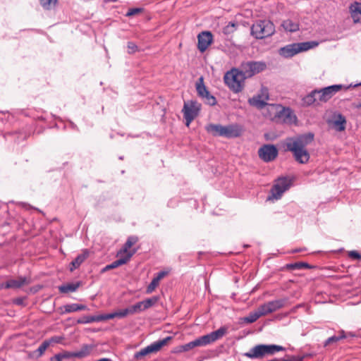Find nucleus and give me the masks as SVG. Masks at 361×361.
Returning <instances> with one entry per match:
<instances>
[{
	"instance_id": "obj_61",
	"label": "nucleus",
	"mask_w": 361,
	"mask_h": 361,
	"mask_svg": "<svg viewBox=\"0 0 361 361\" xmlns=\"http://www.w3.org/2000/svg\"><path fill=\"white\" fill-rule=\"evenodd\" d=\"M360 85H361V82H360Z\"/></svg>"
},
{
	"instance_id": "obj_34",
	"label": "nucleus",
	"mask_w": 361,
	"mask_h": 361,
	"mask_svg": "<svg viewBox=\"0 0 361 361\" xmlns=\"http://www.w3.org/2000/svg\"><path fill=\"white\" fill-rule=\"evenodd\" d=\"M130 314H134L140 312L145 311L143 302L142 301L128 307Z\"/></svg>"
},
{
	"instance_id": "obj_17",
	"label": "nucleus",
	"mask_w": 361,
	"mask_h": 361,
	"mask_svg": "<svg viewBox=\"0 0 361 361\" xmlns=\"http://www.w3.org/2000/svg\"><path fill=\"white\" fill-rule=\"evenodd\" d=\"M198 44L197 47L200 52H204L211 44L213 39L212 33L209 31H204L197 36Z\"/></svg>"
},
{
	"instance_id": "obj_54",
	"label": "nucleus",
	"mask_w": 361,
	"mask_h": 361,
	"mask_svg": "<svg viewBox=\"0 0 361 361\" xmlns=\"http://www.w3.org/2000/svg\"><path fill=\"white\" fill-rule=\"evenodd\" d=\"M305 249L304 248H300V249H295V250H293L291 251L292 253H295V252H301L302 250H305Z\"/></svg>"
},
{
	"instance_id": "obj_26",
	"label": "nucleus",
	"mask_w": 361,
	"mask_h": 361,
	"mask_svg": "<svg viewBox=\"0 0 361 361\" xmlns=\"http://www.w3.org/2000/svg\"><path fill=\"white\" fill-rule=\"evenodd\" d=\"M303 103L307 106H310L316 102H319L317 90H312L310 94L306 95L302 99Z\"/></svg>"
},
{
	"instance_id": "obj_4",
	"label": "nucleus",
	"mask_w": 361,
	"mask_h": 361,
	"mask_svg": "<svg viewBox=\"0 0 361 361\" xmlns=\"http://www.w3.org/2000/svg\"><path fill=\"white\" fill-rule=\"evenodd\" d=\"M275 33V25L269 20H256L250 28V34L257 39H262Z\"/></svg>"
},
{
	"instance_id": "obj_28",
	"label": "nucleus",
	"mask_w": 361,
	"mask_h": 361,
	"mask_svg": "<svg viewBox=\"0 0 361 361\" xmlns=\"http://www.w3.org/2000/svg\"><path fill=\"white\" fill-rule=\"evenodd\" d=\"M262 314L258 307L257 310L253 312H250L248 316L245 317L243 320L247 323L251 324L257 321L259 317H262Z\"/></svg>"
},
{
	"instance_id": "obj_44",
	"label": "nucleus",
	"mask_w": 361,
	"mask_h": 361,
	"mask_svg": "<svg viewBox=\"0 0 361 361\" xmlns=\"http://www.w3.org/2000/svg\"><path fill=\"white\" fill-rule=\"evenodd\" d=\"M116 317L115 312L109 314H99L98 315L99 322L105 321Z\"/></svg>"
},
{
	"instance_id": "obj_2",
	"label": "nucleus",
	"mask_w": 361,
	"mask_h": 361,
	"mask_svg": "<svg viewBox=\"0 0 361 361\" xmlns=\"http://www.w3.org/2000/svg\"><path fill=\"white\" fill-rule=\"evenodd\" d=\"M205 129L207 133L213 136H221L227 138L238 137L242 132L240 127L236 124L226 126L220 124H209L205 127Z\"/></svg>"
},
{
	"instance_id": "obj_3",
	"label": "nucleus",
	"mask_w": 361,
	"mask_h": 361,
	"mask_svg": "<svg viewBox=\"0 0 361 361\" xmlns=\"http://www.w3.org/2000/svg\"><path fill=\"white\" fill-rule=\"evenodd\" d=\"M245 79L242 71L237 68L226 72L224 77L225 84L234 93H238L243 90Z\"/></svg>"
},
{
	"instance_id": "obj_19",
	"label": "nucleus",
	"mask_w": 361,
	"mask_h": 361,
	"mask_svg": "<svg viewBox=\"0 0 361 361\" xmlns=\"http://www.w3.org/2000/svg\"><path fill=\"white\" fill-rule=\"evenodd\" d=\"M333 126L337 131H343L345 129L346 119L341 114H335L333 116Z\"/></svg>"
},
{
	"instance_id": "obj_27",
	"label": "nucleus",
	"mask_w": 361,
	"mask_h": 361,
	"mask_svg": "<svg viewBox=\"0 0 361 361\" xmlns=\"http://www.w3.org/2000/svg\"><path fill=\"white\" fill-rule=\"evenodd\" d=\"M80 282L67 283L59 287V290L62 293L75 292L80 286Z\"/></svg>"
},
{
	"instance_id": "obj_46",
	"label": "nucleus",
	"mask_w": 361,
	"mask_h": 361,
	"mask_svg": "<svg viewBox=\"0 0 361 361\" xmlns=\"http://www.w3.org/2000/svg\"><path fill=\"white\" fill-rule=\"evenodd\" d=\"M127 48L129 54H134L138 50L137 46L133 42H128Z\"/></svg>"
},
{
	"instance_id": "obj_39",
	"label": "nucleus",
	"mask_w": 361,
	"mask_h": 361,
	"mask_svg": "<svg viewBox=\"0 0 361 361\" xmlns=\"http://www.w3.org/2000/svg\"><path fill=\"white\" fill-rule=\"evenodd\" d=\"M193 349L192 342H189L188 343H185L184 345H179L176 348V353H183V352H187L190 350Z\"/></svg>"
},
{
	"instance_id": "obj_58",
	"label": "nucleus",
	"mask_w": 361,
	"mask_h": 361,
	"mask_svg": "<svg viewBox=\"0 0 361 361\" xmlns=\"http://www.w3.org/2000/svg\"><path fill=\"white\" fill-rule=\"evenodd\" d=\"M355 107L357 109L361 108V102L355 105Z\"/></svg>"
},
{
	"instance_id": "obj_50",
	"label": "nucleus",
	"mask_w": 361,
	"mask_h": 361,
	"mask_svg": "<svg viewBox=\"0 0 361 361\" xmlns=\"http://www.w3.org/2000/svg\"><path fill=\"white\" fill-rule=\"evenodd\" d=\"M13 304L17 305H20V306H25V298H15L13 300Z\"/></svg>"
},
{
	"instance_id": "obj_29",
	"label": "nucleus",
	"mask_w": 361,
	"mask_h": 361,
	"mask_svg": "<svg viewBox=\"0 0 361 361\" xmlns=\"http://www.w3.org/2000/svg\"><path fill=\"white\" fill-rule=\"evenodd\" d=\"M347 338L346 332H345L343 330H341L339 332V334L338 336H332L327 338L324 342V346H327L328 345H330L333 343H336L341 339Z\"/></svg>"
},
{
	"instance_id": "obj_7",
	"label": "nucleus",
	"mask_w": 361,
	"mask_h": 361,
	"mask_svg": "<svg viewBox=\"0 0 361 361\" xmlns=\"http://www.w3.org/2000/svg\"><path fill=\"white\" fill-rule=\"evenodd\" d=\"M269 108L270 112L274 114V117L272 119L276 122L292 124L297 120V117L288 107L286 108L278 104H271L269 105Z\"/></svg>"
},
{
	"instance_id": "obj_18",
	"label": "nucleus",
	"mask_w": 361,
	"mask_h": 361,
	"mask_svg": "<svg viewBox=\"0 0 361 361\" xmlns=\"http://www.w3.org/2000/svg\"><path fill=\"white\" fill-rule=\"evenodd\" d=\"M134 254H135V252H128L127 255H126L125 257H121V258L113 262L112 263L106 265V267H104L102 269V272H105L106 271L115 269L116 267H118L119 266L126 264Z\"/></svg>"
},
{
	"instance_id": "obj_57",
	"label": "nucleus",
	"mask_w": 361,
	"mask_h": 361,
	"mask_svg": "<svg viewBox=\"0 0 361 361\" xmlns=\"http://www.w3.org/2000/svg\"><path fill=\"white\" fill-rule=\"evenodd\" d=\"M346 334H347V337H348V336H350V337L355 336L354 334H353L351 332L346 333Z\"/></svg>"
},
{
	"instance_id": "obj_33",
	"label": "nucleus",
	"mask_w": 361,
	"mask_h": 361,
	"mask_svg": "<svg viewBox=\"0 0 361 361\" xmlns=\"http://www.w3.org/2000/svg\"><path fill=\"white\" fill-rule=\"evenodd\" d=\"M196 90L199 97H203L209 92L203 83V78H200V82L196 84Z\"/></svg>"
},
{
	"instance_id": "obj_8",
	"label": "nucleus",
	"mask_w": 361,
	"mask_h": 361,
	"mask_svg": "<svg viewBox=\"0 0 361 361\" xmlns=\"http://www.w3.org/2000/svg\"><path fill=\"white\" fill-rule=\"evenodd\" d=\"M227 333V328L221 326L216 331H212L208 334L198 337L194 341H192V348L206 346L216 341L221 338Z\"/></svg>"
},
{
	"instance_id": "obj_60",
	"label": "nucleus",
	"mask_w": 361,
	"mask_h": 361,
	"mask_svg": "<svg viewBox=\"0 0 361 361\" xmlns=\"http://www.w3.org/2000/svg\"><path fill=\"white\" fill-rule=\"evenodd\" d=\"M106 1H109V2H116V1H118V0H106Z\"/></svg>"
},
{
	"instance_id": "obj_56",
	"label": "nucleus",
	"mask_w": 361,
	"mask_h": 361,
	"mask_svg": "<svg viewBox=\"0 0 361 361\" xmlns=\"http://www.w3.org/2000/svg\"><path fill=\"white\" fill-rule=\"evenodd\" d=\"M97 361H112V360L109 358H101V359L98 360Z\"/></svg>"
},
{
	"instance_id": "obj_49",
	"label": "nucleus",
	"mask_w": 361,
	"mask_h": 361,
	"mask_svg": "<svg viewBox=\"0 0 361 361\" xmlns=\"http://www.w3.org/2000/svg\"><path fill=\"white\" fill-rule=\"evenodd\" d=\"M63 339V338L62 336H53V337L50 338L49 340H46V341H50V344H51V343H59L62 341Z\"/></svg>"
},
{
	"instance_id": "obj_16",
	"label": "nucleus",
	"mask_w": 361,
	"mask_h": 361,
	"mask_svg": "<svg viewBox=\"0 0 361 361\" xmlns=\"http://www.w3.org/2000/svg\"><path fill=\"white\" fill-rule=\"evenodd\" d=\"M285 305L283 299L275 300L266 302L259 307L263 316L271 314L282 308Z\"/></svg>"
},
{
	"instance_id": "obj_13",
	"label": "nucleus",
	"mask_w": 361,
	"mask_h": 361,
	"mask_svg": "<svg viewBox=\"0 0 361 361\" xmlns=\"http://www.w3.org/2000/svg\"><path fill=\"white\" fill-rule=\"evenodd\" d=\"M258 155L264 161L270 162L278 156V149L274 145H264L259 149Z\"/></svg>"
},
{
	"instance_id": "obj_20",
	"label": "nucleus",
	"mask_w": 361,
	"mask_h": 361,
	"mask_svg": "<svg viewBox=\"0 0 361 361\" xmlns=\"http://www.w3.org/2000/svg\"><path fill=\"white\" fill-rule=\"evenodd\" d=\"M29 281L25 276H19L17 279H11L6 281V289L19 288L23 286L28 284Z\"/></svg>"
},
{
	"instance_id": "obj_22",
	"label": "nucleus",
	"mask_w": 361,
	"mask_h": 361,
	"mask_svg": "<svg viewBox=\"0 0 361 361\" xmlns=\"http://www.w3.org/2000/svg\"><path fill=\"white\" fill-rule=\"evenodd\" d=\"M63 310L61 311V314H68L71 312L85 310L87 306L82 304L72 303L64 305L63 307Z\"/></svg>"
},
{
	"instance_id": "obj_5",
	"label": "nucleus",
	"mask_w": 361,
	"mask_h": 361,
	"mask_svg": "<svg viewBox=\"0 0 361 361\" xmlns=\"http://www.w3.org/2000/svg\"><path fill=\"white\" fill-rule=\"evenodd\" d=\"M285 350V348L278 345L259 344L252 348L243 356L250 359H262L266 355H274L276 352Z\"/></svg>"
},
{
	"instance_id": "obj_40",
	"label": "nucleus",
	"mask_w": 361,
	"mask_h": 361,
	"mask_svg": "<svg viewBox=\"0 0 361 361\" xmlns=\"http://www.w3.org/2000/svg\"><path fill=\"white\" fill-rule=\"evenodd\" d=\"M159 282L157 279L153 278V279L152 280L150 283L147 287L146 293H152L155 290V288L159 286Z\"/></svg>"
},
{
	"instance_id": "obj_23",
	"label": "nucleus",
	"mask_w": 361,
	"mask_h": 361,
	"mask_svg": "<svg viewBox=\"0 0 361 361\" xmlns=\"http://www.w3.org/2000/svg\"><path fill=\"white\" fill-rule=\"evenodd\" d=\"M89 252L87 250H84L82 254L78 255L77 257L71 263V267L70 270L73 271L74 269L78 268L80 264L87 258Z\"/></svg>"
},
{
	"instance_id": "obj_36",
	"label": "nucleus",
	"mask_w": 361,
	"mask_h": 361,
	"mask_svg": "<svg viewBox=\"0 0 361 361\" xmlns=\"http://www.w3.org/2000/svg\"><path fill=\"white\" fill-rule=\"evenodd\" d=\"M158 296H154L150 298H147L145 300H142L144 309L146 310L148 308L154 306L159 300Z\"/></svg>"
},
{
	"instance_id": "obj_38",
	"label": "nucleus",
	"mask_w": 361,
	"mask_h": 361,
	"mask_svg": "<svg viewBox=\"0 0 361 361\" xmlns=\"http://www.w3.org/2000/svg\"><path fill=\"white\" fill-rule=\"evenodd\" d=\"M202 99L204 100V102L210 106H214L216 104V98L212 95L209 92L206 94Z\"/></svg>"
},
{
	"instance_id": "obj_51",
	"label": "nucleus",
	"mask_w": 361,
	"mask_h": 361,
	"mask_svg": "<svg viewBox=\"0 0 361 361\" xmlns=\"http://www.w3.org/2000/svg\"><path fill=\"white\" fill-rule=\"evenodd\" d=\"M167 271H161L158 272L154 278L159 282L164 276L167 275Z\"/></svg>"
},
{
	"instance_id": "obj_30",
	"label": "nucleus",
	"mask_w": 361,
	"mask_h": 361,
	"mask_svg": "<svg viewBox=\"0 0 361 361\" xmlns=\"http://www.w3.org/2000/svg\"><path fill=\"white\" fill-rule=\"evenodd\" d=\"M92 322H99L98 315L82 316L77 320L78 324H90Z\"/></svg>"
},
{
	"instance_id": "obj_25",
	"label": "nucleus",
	"mask_w": 361,
	"mask_h": 361,
	"mask_svg": "<svg viewBox=\"0 0 361 361\" xmlns=\"http://www.w3.org/2000/svg\"><path fill=\"white\" fill-rule=\"evenodd\" d=\"M281 26L286 32H296L299 30V24L290 19L283 20Z\"/></svg>"
},
{
	"instance_id": "obj_35",
	"label": "nucleus",
	"mask_w": 361,
	"mask_h": 361,
	"mask_svg": "<svg viewBox=\"0 0 361 361\" xmlns=\"http://www.w3.org/2000/svg\"><path fill=\"white\" fill-rule=\"evenodd\" d=\"M237 26V23L234 22H229L228 25L223 28V33L226 35H231L236 30Z\"/></svg>"
},
{
	"instance_id": "obj_42",
	"label": "nucleus",
	"mask_w": 361,
	"mask_h": 361,
	"mask_svg": "<svg viewBox=\"0 0 361 361\" xmlns=\"http://www.w3.org/2000/svg\"><path fill=\"white\" fill-rule=\"evenodd\" d=\"M57 0H40L42 6L45 9H50L51 4L56 5Z\"/></svg>"
},
{
	"instance_id": "obj_31",
	"label": "nucleus",
	"mask_w": 361,
	"mask_h": 361,
	"mask_svg": "<svg viewBox=\"0 0 361 361\" xmlns=\"http://www.w3.org/2000/svg\"><path fill=\"white\" fill-rule=\"evenodd\" d=\"M92 347L88 345H84L78 351L74 352L75 357L82 358L90 355Z\"/></svg>"
},
{
	"instance_id": "obj_14",
	"label": "nucleus",
	"mask_w": 361,
	"mask_h": 361,
	"mask_svg": "<svg viewBox=\"0 0 361 361\" xmlns=\"http://www.w3.org/2000/svg\"><path fill=\"white\" fill-rule=\"evenodd\" d=\"M342 89L341 85H333L317 90L319 102H326Z\"/></svg>"
},
{
	"instance_id": "obj_59",
	"label": "nucleus",
	"mask_w": 361,
	"mask_h": 361,
	"mask_svg": "<svg viewBox=\"0 0 361 361\" xmlns=\"http://www.w3.org/2000/svg\"><path fill=\"white\" fill-rule=\"evenodd\" d=\"M279 361H290V359L286 360V359H279Z\"/></svg>"
},
{
	"instance_id": "obj_10",
	"label": "nucleus",
	"mask_w": 361,
	"mask_h": 361,
	"mask_svg": "<svg viewBox=\"0 0 361 361\" xmlns=\"http://www.w3.org/2000/svg\"><path fill=\"white\" fill-rule=\"evenodd\" d=\"M267 68V65L262 61H246L242 63L240 70L242 71L245 78H251L255 74H257Z\"/></svg>"
},
{
	"instance_id": "obj_55",
	"label": "nucleus",
	"mask_w": 361,
	"mask_h": 361,
	"mask_svg": "<svg viewBox=\"0 0 361 361\" xmlns=\"http://www.w3.org/2000/svg\"><path fill=\"white\" fill-rule=\"evenodd\" d=\"M6 283H0V290L3 289V288H6Z\"/></svg>"
},
{
	"instance_id": "obj_45",
	"label": "nucleus",
	"mask_w": 361,
	"mask_h": 361,
	"mask_svg": "<svg viewBox=\"0 0 361 361\" xmlns=\"http://www.w3.org/2000/svg\"><path fill=\"white\" fill-rule=\"evenodd\" d=\"M59 354L61 355L62 360H65V359H71V358L75 357V354L74 352L63 351L62 353H60Z\"/></svg>"
},
{
	"instance_id": "obj_32",
	"label": "nucleus",
	"mask_w": 361,
	"mask_h": 361,
	"mask_svg": "<svg viewBox=\"0 0 361 361\" xmlns=\"http://www.w3.org/2000/svg\"><path fill=\"white\" fill-rule=\"evenodd\" d=\"M286 269L290 270H299L306 268H310V265L307 263L305 262H295L292 264H286Z\"/></svg>"
},
{
	"instance_id": "obj_43",
	"label": "nucleus",
	"mask_w": 361,
	"mask_h": 361,
	"mask_svg": "<svg viewBox=\"0 0 361 361\" xmlns=\"http://www.w3.org/2000/svg\"><path fill=\"white\" fill-rule=\"evenodd\" d=\"M130 314L128 307L115 312L116 317L123 318Z\"/></svg>"
},
{
	"instance_id": "obj_53",
	"label": "nucleus",
	"mask_w": 361,
	"mask_h": 361,
	"mask_svg": "<svg viewBox=\"0 0 361 361\" xmlns=\"http://www.w3.org/2000/svg\"><path fill=\"white\" fill-rule=\"evenodd\" d=\"M50 361H62L61 355L59 353L56 354L54 356L51 357Z\"/></svg>"
},
{
	"instance_id": "obj_47",
	"label": "nucleus",
	"mask_w": 361,
	"mask_h": 361,
	"mask_svg": "<svg viewBox=\"0 0 361 361\" xmlns=\"http://www.w3.org/2000/svg\"><path fill=\"white\" fill-rule=\"evenodd\" d=\"M348 257L355 259H361V255L356 250L350 251Z\"/></svg>"
},
{
	"instance_id": "obj_41",
	"label": "nucleus",
	"mask_w": 361,
	"mask_h": 361,
	"mask_svg": "<svg viewBox=\"0 0 361 361\" xmlns=\"http://www.w3.org/2000/svg\"><path fill=\"white\" fill-rule=\"evenodd\" d=\"M49 345L50 341H47L45 340L40 344V345L38 347L36 351L38 353L39 355L41 356Z\"/></svg>"
},
{
	"instance_id": "obj_24",
	"label": "nucleus",
	"mask_w": 361,
	"mask_h": 361,
	"mask_svg": "<svg viewBox=\"0 0 361 361\" xmlns=\"http://www.w3.org/2000/svg\"><path fill=\"white\" fill-rule=\"evenodd\" d=\"M138 241V238L135 235H130L128 238L126 242L123 245L122 249L119 251L118 254L126 253V255L128 253V250L135 245ZM135 252V250H134ZM129 252H133L129 251Z\"/></svg>"
},
{
	"instance_id": "obj_52",
	"label": "nucleus",
	"mask_w": 361,
	"mask_h": 361,
	"mask_svg": "<svg viewBox=\"0 0 361 361\" xmlns=\"http://www.w3.org/2000/svg\"><path fill=\"white\" fill-rule=\"evenodd\" d=\"M304 356H291L290 361H303Z\"/></svg>"
},
{
	"instance_id": "obj_48",
	"label": "nucleus",
	"mask_w": 361,
	"mask_h": 361,
	"mask_svg": "<svg viewBox=\"0 0 361 361\" xmlns=\"http://www.w3.org/2000/svg\"><path fill=\"white\" fill-rule=\"evenodd\" d=\"M141 8H130L128 10V11L126 13V16H134L141 11Z\"/></svg>"
},
{
	"instance_id": "obj_21",
	"label": "nucleus",
	"mask_w": 361,
	"mask_h": 361,
	"mask_svg": "<svg viewBox=\"0 0 361 361\" xmlns=\"http://www.w3.org/2000/svg\"><path fill=\"white\" fill-rule=\"evenodd\" d=\"M350 10L351 13V17L354 21V23H359L361 21V3L360 2H354L350 6Z\"/></svg>"
},
{
	"instance_id": "obj_15",
	"label": "nucleus",
	"mask_w": 361,
	"mask_h": 361,
	"mask_svg": "<svg viewBox=\"0 0 361 361\" xmlns=\"http://www.w3.org/2000/svg\"><path fill=\"white\" fill-rule=\"evenodd\" d=\"M269 99V93L267 88H262L261 94L253 97L249 99L248 102L250 105L257 107L258 109H262L265 106H268V110L270 111L269 104L267 103L266 101Z\"/></svg>"
},
{
	"instance_id": "obj_11",
	"label": "nucleus",
	"mask_w": 361,
	"mask_h": 361,
	"mask_svg": "<svg viewBox=\"0 0 361 361\" xmlns=\"http://www.w3.org/2000/svg\"><path fill=\"white\" fill-rule=\"evenodd\" d=\"M172 339V336H167L164 339L157 341L147 347L141 349L140 351L136 352L134 355V357L136 360H139L142 357L153 353H157L161 350V348L166 345L167 343Z\"/></svg>"
},
{
	"instance_id": "obj_12",
	"label": "nucleus",
	"mask_w": 361,
	"mask_h": 361,
	"mask_svg": "<svg viewBox=\"0 0 361 361\" xmlns=\"http://www.w3.org/2000/svg\"><path fill=\"white\" fill-rule=\"evenodd\" d=\"M291 185V180L287 177H279L271 189L272 197L280 199L284 192L288 190Z\"/></svg>"
},
{
	"instance_id": "obj_6",
	"label": "nucleus",
	"mask_w": 361,
	"mask_h": 361,
	"mask_svg": "<svg viewBox=\"0 0 361 361\" xmlns=\"http://www.w3.org/2000/svg\"><path fill=\"white\" fill-rule=\"evenodd\" d=\"M318 44L316 42H306L300 43H293L280 48L279 54L284 58H290L295 54L307 51Z\"/></svg>"
},
{
	"instance_id": "obj_1",
	"label": "nucleus",
	"mask_w": 361,
	"mask_h": 361,
	"mask_svg": "<svg viewBox=\"0 0 361 361\" xmlns=\"http://www.w3.org/2000/svg\"><path fill=\"white\" fill-rule=\"evenodd\" d=\"M314 137V135L312 133L287 137L285 140L286 149L293 153L297 162L306 164L310 158L307 146L313 142Z\"/></svg>"
},
{
	"instance_id": "obj_37",
	"label": "nucleus",
	"mask_w": 361,
	"mask_h": 361,
	"mask_svg": "<svg viewBox=\"0 0 361 361\" xmlns=\"http://www.w3.org/2000/svg\"><path fill=\"white\" fill-rule=\"evenodd\" d=\"M202 99L204 100V102L210 106H214L216 104V98L212 95L209 92L206 94Z\"/></svg>"
},
{
	"instance_id": "obj_9",
	"label": "nucleus",
	"mask_w": 361,
	"mask_h": 361,
	"mask_svg": "<svg viewBox=\"0 0 361 361\" xmlns=\"http://www.w3.org/2000/svg\"><path fill=\"white\" fill-rule=\"evenodd\" d=\"M200 109L201 104L196 100H190L184 102L182 111L187 126L198 116Z\"/></svg>"
}]
</instances>
